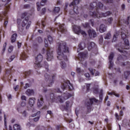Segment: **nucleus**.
I'll return each mask as SVG.
<instances>
[{"instance_id": "f257e3e1", "label": "nucleus", "mask_w": 130, "mask_h": 130, "mask_svg": "<svg viewBox=\"0 0 130 130\" xmlns=\"http://www.w3.org/2000/svg\"><path fill=\"white\" fill-rule=\"evenodd\" d=\"M57 56L60 60H68L67 54L69 53V47L67 46V43H60L58 47Z\"/></svg>"}, {"instance_id": "f03ea898", "label": "nucleus", "mask_w": 130, "mask_h": 130, "mask_svg": "<svg viewBox=\"0 0 130 130\" xmlns=\"http://www.w3.org/2000/svg\"><path fill=\"white\" fill-rule=\"evenodd\" d=\"M28 13H24L22 14L21 16V25L22 27L26 26V30L30 28V26H31V21L29 20V18H28Z\"/></svg>"}, {"instance_id": "7ed1b4c3", "label": "nucleus", "mask_w": 130, "mask_h": 130, "mask_svg": "<svg viewBox=\"0 0 130 130\" xmlns=\"http://www.w3.org/2000/svg\"><path fill=\"white\" fill-rule=\"evenodd\" d=\"M127 32V30H124L122 29H121V36L122 37V39L124 40V46L122 48V49H129V43L128 42V40L126 39V33Z\"/></svg>"}, {"instance_id": "20e7f679", "label": "nucleus", "mask_w": 130, "mask_h": 130, "mask_svg": "<svg viewBox=\"0 0 130 130\" xmlns=\"http://www.w3.org/2000/svg\"><path fill=\"white\" fill-rule=\"evenodd\" d=\"M45 81L47 83L48 87H51L52 84L54 83V79H55V75H50V74L46 73L44 75Z\"/></svg>"}, {"instance_id": "39448f33", "label": "nucleus", "mask_w": 130, "mask_h": 130, "mask_svg": "<svg viewBox=\"0 0 130 130\" xmlns=\"http://www.w3.org/2000/svg\"><path fill=\"white\" fill-rule=\"evenodd\" d=\"M90 15L94 18H102L103 17H107L108 16H111L112 15V13L110 11H107L105 13H100L99 12H90Z\"/></svg>"}, {"instance_id": "423d86ee", "label": "nucleus", "mask_w": 130, "mask_h": 130, "mask_svg": "<svg viewBox=\"0 0 130 130\" xmlns=\"http://www.w3.org/2000/svg\"><path fill=\"white\" fill-rule=\"evenodd\" d=\"M99 101L96 100L95 98L89 99L88 100H86L85 102V105L87 107V110L90 111L92 108V105L94 102L97 103Z\"/></svg>"}, {"instance_id": "0eeeda50", "label": "nucleus", "mask_w": 130, "mask_h": 130, "mask_svg": "<svg viewBox=\"0 0 130 130\" xmlns=\"http://www.w3.org/2000/svg\"><path fill=\"white\" fill-rule=\"evenodd\" d=\"M61 88L63 91H64V90H74V86H73V85L71 84V82L69 80L64 81L62 84Z\"/></svg>"}, {"instance_id": "6e6552de", "label": "nucleus", "mask_w": 130, "mask_h": 130, "mask_svg": "<svg viewBox=\"0 0 130 130\" xmlns=\"http://www.w3.org/2000/svg\"><path fill=\"white\" fill-rule=\"evenodd\" d=\"M74 32L76 33V34H81L83 36H87V34L86 31L82 30L81 29V27L77 25H74L73 28Z\"/></svg>"}, {"instance_id": "1a4fd4ad", "label": "nucleus", "mask_w": 130, "mask_h": 130, "mask_svg": "<svg viewBox=\"0 0 130 130\" xmlns=\"http://www.w3.org/2000/svg\"><path fill=\"white\" fill-rule=\"evenodd\" d=\"M90 7L91 10H93V9H102L103 8V4L101 2H98V3L93 2L90 4Z\"/></svg>"}, {"instance_id": "9d476101", "label": "nucleus", "mask_w": 130, "mask_h": 130, "mask_svg": "<svg viewBox=\"0 0 130 130\" xmlns=\"http://www.w3.org/2000/svg\"><path fill=\"white\" fill-rule=\"evenodd\" d=\"M52 48L48 47L47 50V59L48 61L53 59Z\"/></svg>"}, {"instance_id": "9b49d317", "label": "nucleus", "mask_w": 130, "mask_h": 130, "mask_svg": "<svg viewBox=\"0 0 130 130\" xmlns=\"http://www.w3.org/2000/svg\"><path fill=\"white\" fill-rule=\"evenodd\" d=\"M42 60H43V56L42 55H41V54H39L36 57L35 64H36L38 68H40V67H41V64H40V62H41Z\"/></svg>"}, {"instance_id": "f8f14e48", "label": "nucleus", "mask_w": 130, "mask_h": 130, "mask_svg": "<svg viewBox=\"0 0 130 130\" xmlns=\"http://www.w3.org/2000/svg\"><path fill=\"white\" fill-rule=\"evenodd\" d=\"M88 34L90 38H95V37H97L96 31L93 29H89L88 31Z\"/></svg>"}, {"instance_id": "ddd939ff", "label": "nucleus", "mask_w": 130, "mask_h": 130, "mask_svg": "<svg viewBox=\"0 0 130 130\" xmlns=\"http://www.w3.org/2000/svg\"><path fill=\"white\" fill-rule=\"evenodd\" d=\"M113 57H114V54L113 53H111L110 55L109 56V69H111L113 67V62L112 60L113 59Z\"/></svg>"}, {"instance_id": "4468645a", "label": "nucleus", "mask_w": 130, "mask_h": 130, "mask_svg": "<svg viewBox=\"0 0 130 130\" xmlns=\"http://www.w3.org/2000/svg\"><path fill=\"white\" fill-rule=\"evenodd\" d=\"M43 96H42V95H40L39 96V98L38 100V107H41L42 105H43Z\"/></svg>"}, {"instance_id": "2eb2a0df", "label": "nucleus", "mask_w": 130, "mask_h": 130, "mask_svg": "<svg viewBox=\"0 0 130 130\" xmlns=\"http://www.w3.org/2000/svg\"><path fill=\"white\" fill-rule=\"evenodd\" d=\"M58 26V32H60V33H66V32H67V29H66V28H64V25L59 24Z\"/></svg>"}, {"instance_id": "dca6fc26", "label": "nucleus", "mask_w": 130, "mask_h": 130, "mask_svg": "<svg viewBox=\"0 0 130 130\" xmlns=\"http://www.w3.org/2000/svg\"><path fill=\"white\" fill-rule=\"evenodd\" d=\"M87 54H88V52L86 51L84 53V52H81L78 54V59H80V58H82L81 60H83L84 58L87 56Z\"/></svg>"}, {"instance_id": "f3484780", "label": "nucleus", "mask_w": 130, "mask_h": 130, "mask_svg": "<svg viewBox=\"0 0 130 130\" xmlns=\"http://www.w3.org/2000/svg\"><path fill=\"white\" fill-rule=\"evenodd\" d=\"M40 114V111L38 112L37 113L32 114L31 115L32 117H34L35 116H38L37 117L34 118L33 120L34 121H35V122H37L38 120H39V118H40V117L39 116V115Z\"/></svg>"}, {"instance_id": "a211bd4d", "label": "nucleus", "mask_w": 130, "mask_h": 130, "mask_svg": "<svg viewBox=\"0 0 130 130\" xmlns=\"http://www.w3.org/2000/svg\"><path fill=\"white\" fill-rule=\"evenodd\" d=\"M89 71L92 76H94V75H95V76H99V72L98 71H96L95 69L89 68Z\"/></svg>"}, {"instance_id": "6ab92c4d", "label": "nucleus", "mask_w": 130, "mask_h": 130, "mask_svg": "<svg viewBox=\"0 0 130 130\" xmlns=\"http://www.w3.org/2000/svg\"><path fill=\"white\" fill-rule=\"evenodd\" d=\"M2 2H3V3H6L5 4V10L6 11H8V10L10 9V4L9 3L10 2H11V0H1Z\"/></svg>"}, {"instance_id": "aec40b11", "label": "nucleus", "mask_w": 130, "mask_h": 130, "mask_svg": "<svg viewBox=\"0 0 130 130\" xmlns=\"http://www.w3.org/2000/svg\"><path fill=\"white\" fill-rule=\"evenodd\" d=\"M35 100H36L35 98H29L28 104H29L31 109L33 108V106H34V104L35 103Z\"/></svg>"}, {"instance_id": "412c9836", "label": "nucleus", "mask_w": 130, "mask_h": 130, "mask_svg": "<svg viewBox=\"0 0 130 130\" xmlns=\"http://www.w3.org/2000/svg\"><path fill=\"white\" fill-rule=\"evenodd\" d=\"M56 102H59L60 103H63L64 102V99H62V95L56 97Z\"/></svg>"}, {"instance_id": "4be33fe9", "label": "nucleus", "mask_w": 130, "mask_h": 130, "mask_svg": "<svg viewBox=\"0 0 130 130\" xmlns=\"http://www.w3.org/2000/svg\"><path fill=\"white\" fill-rule=\"evenodd\" d=\"M62 96L64 99V100H67L69 99V98H70V97H72V94H70L69 92H66L63 93Z\"/></svg>"}, {"instance_id": "5701e85b", "label": "nucleus", "mask_w": 130, "mask_h": 130, "mask_svg": "<svg viewBox=\"0 0 130 130\" xmlns=\"http://www.w3.org/2000/svg\"><path fill=\"white\" fill-rule=\"evenodd\" d=\"M99 31L101 33H103L106 31V27H105V25L101 24L100 26Z\"/></svg>"}, {"instance_id": "b1692460", "label": "nucleus", "mask_w": 130, "mask_h": 130, "mask_svg": "<svg viewBox=\"0 0 130 130\" xmlns=\"http://www.w3.org/2000/svg\"><path fill=\"white\" fill-rule=\"evenodd\" d=\"M95 47V43L93 42H90L88 44V49L89 51L91 50Z\"/></svg>"}, {"instance_id": "393cba45", "label": "nucleus", "mask_w": 130, "mask_h": 130, "mask_svg": "<svg viewBox=\"0 0 130 130\" xmlns=\"http://www.w3.org/2000/svg\"><path fill=\"white\" fill-rule=\"evenodd\" d=\"M79 3L80 0H74V1L70 5V7H72V6H77V5H79Z\"/></svg>"}, {"instance_id": "a878e982", "label": "nucleus", "mask_w": 130, "mask_h": 130, "mask_svg": "<svg viewBox=\"0 0 130 130\" xmlns=\"http://www.w3.org/2000/svg\"><path fill=\"white\" fill-rule=\"evenodd\" d=\"M26 94H27L28 96H31V95H33L34 94V91L32 89H28L26 91Z\"/></svg>"}, {"instance_id": "bb28decb", "label": "nucleus", "mask_w": 130, "mask_h": 130, "mask_svg": "<svg viewBox=\"0 0 130 130\" xmlns=\"http://www.w3.org/2000/svg\"><path fill=\"white\" fill-rule=\"evenodd\" d=\"M16 38H17V34H14L11 38V43H14L16 41Z\"/></svg>"}, {"instance_id": "cd10ccee", "label": "nucleus", "mask_w": 130, "mask_h": 130, "mask_svg": "<svg viewBox=\"0 0 130 130\" xmlns=\"http://www.w3.org/2000/svg\"><path fill=\"white\" fill-rule=\"evenodd\" d=\"M86 45L85 44V43H81L78 45V47L80 50H83V49H84Z\"/></svg>"}, {"instance_id": "c85d7f7f", "label": "nucleus", "mask_w": 130, "mask_h": 130, "mask_svg": "<svg viewBox=\"0 0 130 130\" xmlns=\"http://www.w3.org/2000/svg\"><path fill=\"white\" fill-rule=\"evenodd\" d=\"M73 7V11L75 14H79V10L78 9V6L77 5H72Z\"/></svg>"}, {"instance_id": "c756f323", "label": "nucleus", "mask_w": 130, "mask_h": 130, "mask_svg": "<svg viewBox=\"0 0 130 130\" xmlns=\"http://www.w3.org/2000/svg\"><path fill=\"white\" fill-rule=\"evenodd\" d=\"M38 25H39L40 27H41L42 29H43V28L45 27V21L42 20L41 23L38 22Z\"/></svg>"}, {"instance_id": "7c9ffc66", "label": "nucleus", "mask_w": 130, "mask_h": 130, "mask_svg": "<svg viewBox=\"0 0 130 130\" xmlns=\"http://www.w3.org/2000/svg\"><path fill=\"white\" fill-rule=\"evenodd\" d=\"M14 130H21V126L18 124H15L13 126Z\"/></svg>"}, {"instance_id": "2f4dec72", "label": "nucleus", "mask_w": 130, "mask_h": 130, "mask_svg": "<svg viewBox=\"0 0 130 130\" xmlns=\"http://www.w3.org/2000/svg\"><path fill=\"white\" fill-rule=\"evenodd\" d=\"M66 109H69V108H71L72 107V103H70V102L67 101L66 103Z\"/></svg>"}, {"instance_id": "473e14b6", "label": "nucleus", "mask_w": 130, "mask_h": 130, "mask_svg": "<svg viewBox=\"0 0 130 130\" xmlns=\"http://www.w3.org/2000/svg\"><path fill=\"white\" fill-rule=\"evenodd\" d=\"M130 75V71H126L124 73V76L125 79H127V77H128V76H129Z\"/></svg>"}, {"instance_id": "72a5a7b5", "label": "nucleus", "mask_w": 130, "mask_h": 130, "mask_svg": "<svg viewBox=\"0 0 130 130\" xmlns=\"http://www.w3.org/2000/svg\"><path fill=\"white\" fill-rule=\"evenodd\" d=\"M59 11H60V9L59 8V7H55L53 10V13H54V14H57L59 12Z\"/></svg>"}, {"instance_id": "f704fd0d", "label": "nucleus", "mask_w": 130, "mask_h": 130, "mask_svg": "<svg viewBox=\"0 0 130 130\" xmlns=\"http://www.w3.org/2000/svg\"><path fill=\"white\" fill-rule=\"evenodd\" d=\"M111 38V34L110 32L107 33L105 36V39H110Z\"/></svg>"}, {"instance_id": "c9c22d12", "label": "nucleus", "mask_w": 130, "mask_h": 130, "mask_svg": "<svg viewBox=\"0 0 130 130\" xmlns=\"http://www.w3.org/2000/svg\"><path fill=\"white\" fill-rule=\"evenodd\" d=\"M60 65L61 69H65V68L67 67L66 62H63V61L60 62Z\"/></svg>"}, {"instance_id": "e433bc0d", "label": "nucleus", "mask_w": 130, "mask_h": 130, "mask_svg": "<svg viewBox=\"0 0 130 130\" xmlns=\"http://www.w3.org/2000/svg\"><path fill=\"white\" fill-rule=\"evenodd\" d=\"M48 40L49 41V42L50 43V44H51V43L53 42V38H52V37L50 36H48Z\"/></svg>"}, {"instance_id": "4c0bfd02", "label": "nucleus", "mask_w": 130, "mask_h": 130, "mask_svg": "<svg viewBox=\"0 0 130 130\" xmlns=\"http://www.w3.org/2000/svg\"><path fill=\"white\" fill-rule=\"evenodd\" d=\"M106 4H113V0H102Z\"/></svg>"}, {"instance_id": "58836bf2", "label": "nucleus", "mask_w": 130, "mask_h": 130, "mask_svg": "<svg viewBox=\"0 0 130 130\" xmlns=\"http://www.w3.org/2000/svg\"><path fill=\"white\" fill-rule=\"evenodd\" d=\"M119 35V32H117L116 33L115 35H114L113 41H116V38H117V36Z\"/></svg>"}, {"instance_id": "ea45409f", "label": "nucleus", "mask_w": 130, "mask_h": 130, "mask_svg": "<svg viewBox=\"0 0 130 130\" xmlns=\"http://www.w3.org/2000/svg\"><path fill=\"white\" fill-rule=\"evenodd\" d=\"M19 33H20V34H23L24 33V28H23V26L19 27Z\"/></svg>"}, {"instance_id": "a19ab883", "label": "nucleus", "mask_w": 130, "mask_h": 130, "mask_svg": "<svg viewBox=\"0 0 130 130\" xmlns=\"http://www.w3.org/2000/svg\"><path fill=\"white\" fill-rule=\"evenodd\" d=\"M112 21H113V18L112 17L108 18L107 22L110 25L112 24Z\"/></svg>"}, {"instance_id": "79ce46f5", "label": "nucleus", "mask_w": 130, "mask_h": 130, "mask_svg": "<svg viewBox=\"0 0 130 130\" xmlns=\"http://www.w3.org/2000/svg\"><path fill=\"white\" fill-rule=\"evenodd\" d=\"M118 61L121 62L123 61V57L121 55H119L117 58Z\"/></svg>"}, {"instance_id": "37998d69", "label": "nucleus", "mask_w": 130, "mask_h": 130, "mask_svg": "<svg viewBox=\"0 0 130 130\" xmlns=\"http://www.w3.org/2000/svg\"><path fill=\"white\" fill-rule=\"evenodd\" d=\"M108 95H114L116 97H119V94L116 93L114 92H108Z\"/></svg>"}, {"instance_id": "c03bdc74", "label": "nucleus", "mask_w": 130, "mask_h": 130, "mask_svg": "<svg viewBox=\"0 0 130 130\" xmlns=\"http://www.w3.org/2000/svg\"><path fill=\"white\" fill-rule=\"evenodd\" d=\"M16 57V56L15 55H12L8 59L9 62H11V61H12V60H14V59Z\"/></svg>"}, {"instance_id": "a18cd8bd", "label": "nucleus", "mask_w": 130, "mask_h": 130, "mask_svg": "<svg viewBox=\"0 0 130 130\" xmlns=\"http://www.w3.org/2000/svg\"><path fill=\"white\" fill-rule=\"evenodd\" d=\"M31 75V72L30 71L25 72L24 73V78H27L28 76H30Z\"/></svg>"}, {"instance_id": "49530a36", "label": "nucleus", "mask_w": 130, "mask_h": 130, "mask_svg": "<svg viewBox=\"0 0 130 130\" xmlns=\"http://www.w3.org/2000/svg\"><path fill=\"white\" fill-rule=\"evenodd\" d=\"M4 124L5 128H7V117L6 114H4Z\"/></svg>"}, {"instance_id": "de8ad7c7", "label": "nucleus", "mask_w": 130, "mask_h": 130, "mask_svg": "<svg viewBox=\"0 0 130 130\" xmlns=\"http://www.w3.org/2000/svg\"><path fill=\"white\" fill-rule=\"evenodd\" d=\"M21 58L23 60H25V59L27 58V55H26V54L24 53L21 54Z\"/></svg>"}, {"instance_id": "09e8293b", "label": "nucleus", "mask_w": 130, "mask_h": 130, "mask_svg": "<svg viewBox=\"0 0 130 130\" xmlns=\"http://www.w3.org/2000/svg\"><path fill=\"white\" fill-rule=\"evenodd\" d=\"M117 26H121V22H120V21L119 20L117 22L116 24L114 25V28L117 27Z\"/></svg>"}, {"instance_id": "8fccbe9b", "label": "nucleus", "mask_w": 130, "mask_h": 130, "mask_svg": "<svg viewBox=\"0 0 130 130\" xmlns=\"http://www.w3.org/2000/svg\"><path fill=\"white\" fill-rule=\"evenodd\" d=\"M82 25L84 27V28H89V23H83L82 24Z\"/></svg>"}, {"instance_id": "3c124183", "label": "nucleus", "mask_w": 130, "mask_h": 130, "mask_svg": "<svg viewBox=\"0 0 130 130\" xmlns=\"http://www.w3.org/2000/svg\"><path fill=\"white\" fill-rule=\"evenodd\" d=\"M37 41H38V42H39V43H41V42H42V41H43V40H42V38L41 37H38L37 39Z\"/></svg>"}, {"instance_id": "603ef678", "label": "nucleus", "mask_w": 130, "mask_h": 130, "mask_svg": "<svg viewBox=\"0 0 130 130\" xmlns=\"http://www.w3.org/2000/svg\"><path fill=\"white\" fill-rule=\"evenodd\" d=\"M13 46H11L9 47V49H8V51L9 52H10L11 53V52H12V51H13Z\"/></svg>"}, {"instance_id": "864d4df0", "label": "nucleus", "mask_w": 130, "mask_h": 130, "mask_svg": "<svg viewBox=\"0 0 130 130\" xmlns=\"http://www.w3.org/2000/svg\"><path fill=\"white\" fill-rule=\"evenodd\" d=\"M44 42H45V47H48V44L47 42V40L46 38L44 39Z\"/></svg>"}, {"instance_id": "5fc2aeb1", "label": "nucleus", "mask_w": 130, "mask_h": 130, "mask_svg": "<svg viewBox=\"0 0 130 130\" xmlns=\"http://www.w3.org/2000/svg\"><path fill=\"white\" fill-rule=\"evenodd\" d=\"M6 47H7V43H5V44L3 45V52H5V51H6Z\"/></svg>"}, {"instance_id": "6e6d98bb", "label": "nucleus", "mask_w": 130, "mask_h": 130, "mask_svg": "<svg viewBox=\"0 0 130 130\" xmlns=\"http://www.w3.org/2000/svg\"><path fill=\"white\" fill-rule=\"evenodd\" d=\"M84 76L88 78V80H90V74L89 73H85Z\"/></svg>"}, {"instance_id": "4d7b16f0", "label": "nucleus", "mask_w": 130, "mask_h": 130, "mask_svg": "<svg viewBox=\"0 0 130 130\" xmlns=\"http://www.w3.org/2000/svg\"><path fill=\"white\" fill-rule=\"evenodd\" d=\"M91 86V84H88L86 85V90L87 91H89L90 90V87Z\"/></svg>"}, {"instance_id": "13d9d810", "label": "nucleus", "mask_w": 130, "mask_h": 130, "mask_svg": "<svg viewBox=\"0 0 130 130\" xmlns=\"http://www.w3.org/2000/svg\"><path fill=\"white\" fill-rule=\"evenodd\" d=\"M37 7L38 11H40V6H39V3H37Z\"/></svg>"}, {"instance_id": "bf43d9fd", "label": "nucleus", "mask_w": 130, "mask_h": 130, "mask_svg": "<svg viewBox=\"0 0 130 130\" xmlns=\"http://www.w3.org/2000/svg\"><path fill=\"white\" fill-rule=\"evenodd\" d=\"M115 116L116 118L117 119V120H119V116H118V114L116 113L115 114Z\"/></svg>"}, {"instance_id": "052dcab7", "label": "nucleus", "mask_w": 130, "mask_h": 130, "mask_svg": "<svg viewBox=\"0 0 130 130\" xmlns=\"http://www.w3.org/2000/svg\"><path fill=\"white\" fill-rule=\"evenodd\" d=\"M24 9H28L29 8H30V5H29L28 4H26L24 6Z\"/></svg>"}, {"instance_id": "680f3d73", "label": "nucleus", "mask_w": 130, "mask_h": 130, "mask_svg": "<svg viewBox=\"0 0 130 130\" xmlns=\"http://www.w3.org/2000/svg\"><path fill=\"white\" fill-rule=\"evenodd\" d=\"M21 100H24V101H26V96H25V95H22V96L21 97Z\"/></svg>"}, {"instance_id": "e2e57ef3", "label": "nucleus", "mask_w": 130, "mask_h": 130, "mask_svg": "<svg viewBox=\"0 0 130 130\" xmlns=\"http://www.w3.org/2000/svg\"><path fill=\"white\" fill-rule=\"evenodd\" d=\"M66 121H67V122H72L73 121V120L72 119H66Z\"/></svg>"}, {"instance_id": "0e129e2a", "label": "nucleus", "mask_w": 130, "mask_h": 130, "mask_svg": "<svg viewBox=\"0 0 130 130\" xmlns=\"http://www.w3.org/2000/svg\"><path fill=\"white\" fill-rule=\"evenodd\" d=\"M29 87H30V85H29V84L26 83L24 86V89H27V88H29Z\"/></svg>"}, {"instance_id": "69168bd1", "label": "nucleus", "mask_w": 130, "mask_h": 130, "mask_svg": "<svg viewBox=\"0 0 130 130\" xmlns=\"http://www.w3.org/2000/svg\"><path fill=\"white\" fill-rule=\"evenodd\" d=\"M103 95H102V93H101L99 96V98L101 100V101H102V99H103Z\"/></svg>"}, {"instance_id": "338daca9", "label": "nucleus", "mask_w": 130, "mask_h": 130, "mask_svg": "<svg viewBox=\"0 0 130 130\" xmlns=\"http://www.w3.org/2000/svg\"><path fill=\"white\" fill-rule=\"evenodd\" d=\"M93 92L95 93V94H97V93H98V88H95L94 89V91H93Z\"/></svg>"}, {"instance_id": "774afa93", "label": "nucleus", "mask_w": 130, "mask_h": 130, "mask_svg": "<svg viewBox=\"0 0 130 130\" xmlns=\"http://www.w3.org/2000/svg\"><path fill=\"white\" fill-rule=\"evenodd\" d=\"M46 12V9L45 8H43L42 10V14H44Z\"/></svg>"}]
</instances>
